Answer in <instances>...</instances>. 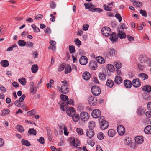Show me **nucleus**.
Returning a JSON list of instances; mask_svg holds the SVG:
<instances>
[{
  "instance_id": "obj_1",
  "label": "nucleus",
  "mask_w": 151,
  "mask_h": 151,
  "mask_svg": "<svg viewBox=\"0 0 151 151\" xmlns=\"http://www.w3.org/2000/svg\"><path fill=\"white\" fill-rule=\"evenodd\" d=\"M99 121L100 123V127L102 129L104 130L106 129L109 126L108 122L104 120V118L103 116H101L99 119Z\"/></svg>"
},
{
  "instance_id": "obj_2",
  "label": "nucleus",
  "mask_w": 151,
  "mask_h": 151,
  "mask_svg": "<svg viewBox=\"0 0 151 151\" xmlns=\"http://www.w3.org/2000/svg\"><path fill=\"white\" fill-rule=\"evenodd\" d=\"M101 32L104 36L105 37H108L111 35V31L109 27H105L102 28Z\"/></svg>"
},
{
  "instance_id": "obj_3",
  "label": "nucleus",
  "mask_w": 151,
  "mask_h": 151,
  "mask_svg": "<svg viewBox=\"0 0 151 151\" xmlns=\"http://www.w3.org/2000/svg\"><path fill=\"white\" fill-rule=\"evenodd\" d=\"M91 92L95 96L99 95L101 92L100 88L97 86H93L91 88Z\"/></svg>"
},
{
  "instance_id": "obj_4",
  "label": "nucleus",
  "mask_w": 151,
  "mask_h": 151,
  "mask_svg": "<svg viewBox=\"0 0 151 151\" xmlns=\"http://www.w3.org/2000/svg\"><path fill=\"white\" fill-rule=\"evenodd\" d=\"M89 116L87 112H82L80 114V119L83 121L87 120L89 119Z\"/></svg>"
},
{
  "instance_id": "obj_5",
  "label": "nucleus",
  "mask_w": 151,
  "mask_h": 151,
  "mask_svg": "<svg viewBox=\"0 0 151 151\" xmlns=\"http://www.w3.org/2000/svg\"><path fill=\"white\" fill-rule=\"evenodd\" d=\"M73 100L72 99H70L69 101L67 102L64 101V102H63L60 104V108L62 109V110L63 111H64V107H66L67 106V105H68V104L72 105H73Z\"/></svg>"
},
{
  "instance_id": "obj_6",
  "label": "nucleus",
  "mask_w": 151,
  "mask_h": 151,
  "mask_svg": "<svg viewBox=\"0 0 151 151\" xmlns=\"http://www.w3.org/2000/svg\"><path fill=\"white\" fill-rule=\"evenodd\" d=\"M132 83L133 86L138 88L141 85V82L139 79L136 78L133 80Z\"/></svg>"
},
{
  "instance_id": "obj_7",
  "label": "nucleus",
  "mask_w": 151,
  "mask_h": 151,
  "mask_svg": "<svg viewBox=\"0 0 151 151\" xmlns=\"http://www.w3.org/2000/svg\"><path fill=\"white\" fill-rule=\"evenodd\" d=\"M88 100L90 105H94L96 104L97 99L95 97L91 96L89 97Z\"/></svg>"
},
{
  "instance_id": "obj_8",
  "label": "nucleus",
  "mask_w": 151,
  "mask_h": 151,
  "mask_svg": "<svg viewBox=\"0 0 151 151\" xmlns=\"http://www.w3.org/2000/svg\"><path fill=\"white\" fill-rule=\"evenodd\" d=\"M117 129L119 134L120 135H123L125 132V129L122 125H119L117 127Z\"/></svg>"
},
{
  "instance_id": "obj_9",
  "label": "nucleus",
  "mask_w": 151,
  "mask_h": 151,
  "mask_svg": "<svg viewBox=\"0 0 151 151\" xmlns=\"http://www.w3.org/2000/svg\"><path fill=\"white\" fill-rule=\"evenodd\" d=\"M70 141L71 143L73 144L74 147H76L79 145V142L77 139H76L74 137L71 138L70 139Z\"/></svg>"
},
{
  "instance_id": "obj_10",
  "label": "nucleus",
  "mask_w": 151,
  "mask_h": 151,
  "mask_svg": "<svg viewBox=\"0 0 151 151\" xmlns=\"http://www.w3.org/2000/svg\"><path fill=\"white\" fill-rule=\"evenodd\" d=\"M101 112L98 109L94 110L92 113V115L94 118L99 117L101 115Z\"/></svg>"
},
{
  "instance_id": "obj_11",
  "label": "nucleus",
  "mask_w": 151,
  "mask_h": 151,
  "mask_svg": "<svg viewBox=\"0 0 151 151\" xmlns=\"http://www.w3.org/2000/svg\"><path fill=\"white\" fill-rule=\"evenodd\" d=\"M88 60L87 58L85 56H82L80 58L79 62L82 65H84L87 64Z\"/></svg>"
},
{
  "instance_id": "obj_12",
  "label": "nucleus",
  "mask_w": 151,
  "mask_h": 151,
  "mask_svg": "<svg viewBox=\"0 0 151 151\" xmlns=\"http://www.w3.org/2000/svg\"><path fill=\"white\" fill-rule=\"evenodd\" d=\"M60 90L62 93L64 94H67L69 92V88L67 85L64 84L62 86Z\"/></svg>"
},
{
  "instance_id": "obj_13",
  "label": "nucleus",
  "mask_w": 151,
  "mask_h": 151,
  "mask_svg": "<svg viewBox=\"0 0 151 151\" xmlns=\"http://www.w3.org/2000/svg\"><path fill=\"white\" fill-rule=\"evenodd\" d=\"M86 134V136L89 138L93 137L94 135V132L93 129H88L87 130Z\"/></svg>"
},
{
  "instance_id": "obj_14",
  "label": "nucleus",
  "mask_w": 151,
  "mask_h": 151,
  "mask_svg": "<svg viewBox=\"0 0 151 151\" xmlns=\"http://www.w3.org/2000/svg\"><path fill=\"white\" fill-rule=\"evenodd\" d=\"M135 140L137 143L140 144L143 142L144 141V139L142 136H137L135 137Z\"/></svg>"
},
{
  "instance_id": "obj_15",
  "label": "nucleus",
  "mask_w": 151,
  "mask_h": 151,
  "mask_svg": "<svg viewBox=\"0 0 151 151\" xmlns=\"http://www.w3.org/2000/svg\"><path fill=\"white\" fill-rule=\"evenodd\" d=\"M76 111L73 107H71L69 109H67L66 113L67 114L70 116H71L74 114H75Z\"/></svg>"
},
{
  "instance_id": "obj_16",
  "label": "nucleus",
  "mask_w": 151,
  "mask_h": 151,
  "mask_svg": "<svg viewBox=\"0 0 151 151\" xmlns=\"http://www.w3.org/2000/svg\"><path fill=\"white\" fill-rule=\"evenodd\" d=\"M124 83L125 86L127 88H130L132 85L131 81L127 80H125L124 81Z\"/></svg>"
},
{
  "instance_id": "obj_17",
  "label": "nucleus",
  "mask_w": 151,
  "mask_h": 151,
  "mask_svg": "<svg viewBox=\"0 0 151 151\" xmlns=\"http://www.w3.org/2000/svg\"><path fill=\"white\" fill-rule=\"evenodd\" d=\"M90 67L93 70H95L97 66V63L94 61L92 60L89 64Z\"/></svg>"
},
{
  "instance_id": "obj_18",
  "label": "nucleus",
  "mask_w": 151,
  "mask_h": 151,
  "mask_svg": "<svg viewBox=\"0 0 151 151\" xmlns=\"http://www.w3.org/2000/svg\"><path fill=\"white\" fill-rule=\"evenodd\" d=\"M118 36L121 39H124L126 36L125 33L122 31L119 30L117 33Z\"/></svg>"
},
{
  "instance_id": "obj_19",
  "label": "nucleus",
  "mask_w": 151,
  "mask_h": 151,
  "mask_svg": "<svg viewBox=\"0 0 151 151\" xmlns=\"http://www.w3.org/2000/svg\"><path fill=\"white\" fill-rule=\"evenodd\" d=\"M139 60L141 63H145L147 61V58L145 55H141L140 56Z\"/></svg>"
},
{
  "instance_id": "obj_20",
  "label": "nucleus",
  "mask_w": 151,
  "mask_h": 151,
  "mask_svg": "<svg viewBox=\"0 0 151 151\" xmlns=\"http://www.w3.org/2000/svg\"><path fill=\"white\" fill-rule=\"evenodd\" d=\"M50 42L51 44V45L50 46L48 47V49H52L53 51H55V50L56 49V42L53 40H50Z\"/></svg>"
},
{
  "instance_id": "obj_21",
  "label": "nucleus",
  "mask_w": 151,
  "mask_h": 151,
  "mask_svg": "<svg viewBox=\"0 0 151 151\" xmlns=\"http://www.w3.org/2000/svg\"><path fill=\"white\" fill-rule=\"evenodd\" d=\"M82 76L84 79L88 80L90 78V74L88 72H85L83 73Z\"/></svg>"
},
{
  "instance_id": "obj_22",
  "label": "nucleus",
  "mask_w": 151,
  "mask_h": 151,
  "mask_svg": "<svg viewBox=\"0 0 151 151\" xmlns=\"http://www.w3.org/2000/svg\"><path fill=\"white\" fill-rule=\"evenodd\" d=\"M130 1L133 3L134 6H136L137 7L140 8L142 6V2L136 1V0H130Z\"/></svg>"
},
{
  "instance_id": "obj_23",
  "label": "nucleus",
  "mask_w": 151,
  "mask_h": 151,
  "mask_svg": "<svg viewBox=\"0 0 151 151\" xmlns=\"http://www.w3.org/2000/svg\"><path fill=\"white\" fill-rule=\"evenodd\" d=\"M142 89L143 91L149 93L151 91V86L150 85H146L143 87Z\"/></svg>"
},
{
  "instance_id": "obj_24",
  "label": "nucleus",
  "mask_w": 151,
  "mask_h": 151,
  "mask_svg": "<svg viewBox=\"0 0 151 151\" xmlns=\"http://www.w3.org/2000/svg\"><path fill=\"white\" fill-rule=\"evenodd\" d=\"M144 132L147 134H151V126L148 125L146 126L144 129Z\"/></svg>"
},
{
  "instance_id": "obj_25",
  "label": "nucleus",
  "mask_w": 151,
  "mask_h": 151,
  "mask_svg": "<svg viewBox=\"0 0 151 151\" xmlns=\"http://www.w3.org/2000/svg\"><path fill=\"white\" fill-rule=\"evenodd\" d=\"M122 79L120 76H116L114 80V82L117 84H119L122 83Z\"/></svg>"
},
{
  "instance_id": "obj_26",
  "label": "nucleus",
  "mask_w": 151,
  "mask_h": 151,
  "mask_svg": "<svg viewBox=\"0 0 151 151\" xmlns=\"http://www.w3.org/2000/svg\"><path fill=\"white\" fill-rule=\"evenodd\" d=\"M118 39V36L115 33H113L111 35L110 39L112 41L115 42Z\"/></svg>"
},
{
  "instance_id": "obj_27",
  "label": "nucleus",
  "mask_w": 151,
  "mask_h": 151,
  "mask_svg": "<svg viewBox=\"0 0 151 151\" xmlns=\"http://www.w3.org/2000/svg\"><path fill=\"white\" fill-rule=\"evenodd\" d=\"M138 76L142 79L145 80L147 79L148 78V76L147 74L144 73H141L138 75Z\"/></svg>"
},
{
  "instance_id": "obj_28",
  "label": "nucleus",
  "mask_w": 151,
  "mask_h": 151,
  "mask_svg": "<svg viewBox=\"0 0 151 151\" xmlns=\"http://www.w3.org/2000/svg\"><path fill=\"white\" fill-rule=\"evenodd\" d=\"M0 64L2 66L4 67L8 66L9 64L8 61L6 60H2L0 62Z\"/></svg>"
},
{
  "instance_id": "obj_29",
  "label": "nucleus",
  "mask_w": 151,
  "mask_h": 151,
  "mask_svg": "<svg viewBox=\"0 0 151 151\" xmlns=\"http://www.w3.org/2000/svg\"><path fill=\"white\" fill-rule=\"evenodd\" d=\"M96 61L100 63H104L105 62L104 59L102 57L99 56L96 58Z\"/></svg>"
},
{
  "instance_id": "obj_30",
  "label": "nucleus",
  "mask_w": 151,
  "mask_h": 151,
  "mask_svg": "<svg viewBox=\"0 0 151 151\" xmlns=\"http://www.w3.org/2000/svg\"><path fill=\"white\" fill-rule=\"evenodd\" d=\"M113 81L110 79H108L106 84V85L109 88H112L114 85Z\"/></svg>"
},
{
  "instance_id": "obj_31",
  "label": "nucleus",
  "mask_w": 151,
  "mask_h": 151,
  "mask_svg": "<svg viewBox=\"0 0 151 151\" xmlns=\"http://www.w3.org/2000/svg\"><path fill=\"white\" fill-rule=\"evenodd\" d=\"M71 117H72L73 120L75 122H78L80 117L78 114H76V112L75 114H74Z\"/></svg>"
},
{
  "instance_id": "obj_32",
  "label": "nucleus",
  "mask_w": 151,
  "mask_h": 151,
  "mask_svg": "<svg viewBox=\"0 0 151 151\" xmlns=\"http://www.w3.org/2000/svg\"><path fill=\"white\" fill-rule=\"evenodd\" d=\"M38 69V66L37 64H34L32 66L31 68L32 71L33 73H36Z\"/></svg>"
},
{
  "instance_id": "obj_33",
  "label": "nucleus",
  "mask_w": 151,
  "mask_h": 151,
  "mask_svg": "<svg viewBox=\"0 0 151 151\" xmlns=\"http://www.w3.org/2000/svg\"><path fill=\"white\" fill-rule=\"evenodd\" d=\"M28 133L30 135H36L37 134L36 131L34 128L29 129L28 131Z\"/></svg>"
},
{
  "instance_id": "obj_34",
  "label": "nucleus",
  "mask_w": 151,
  "mask_h": 151,
  "mask_svg": "<svg viewBox=\"0 0 151 151\" xmlns=\"http://www.w3.org/2000/svg\"><path fill=\"white\" fill-rule=\"evenodd\" d=\"M115 134V131L112 129H109L108 131V135L110 137H113Z\"/></svg>"
},
{
  "instance_id": "obj_35",
  "label": "nucleus",
  "mask_w": 151,
  "mask_h": 151,
  "mask_svg": "<svg viewBox=\"0 0 151 151\" xmlns=\"http://www.w3.org/2000/svg\"><path fill=\"white\" fill-rule=\"evenodd\" d=\"M66 67V64H62L60 65L58 68V71H61L64 70L65 68Z\"/></svg>"
},
{
  "instance_id": "obj_36",
  "label": "nucleus",
  "mask_w": 151,
  "mask_h": 151,
  "mask_svg": "<svg viewBox=\"0 0 151 151\" xmlns=\"http://www.w3.org/2000/svg\"><path fill=\"white\" fill-rule=\"evenodd\" d=\"M18 43L20 46H24L26 45L27 43L23 40H19L18 42Z\"/></svg>"
},
{
  "instance_id": "obj_37",
  "label": "nucleus",
  "mask_w": 151,
  "mask_h": 151,
  "mask_svg": "<svg viewBox=\"0 0 151 151\" xmlns=\"http://www.w3.org/2000/svg\"><path fill=\"white\" fill-rule=\"evenodd\" d=\"M71 70V66L69 65H68L67 66L65 67V74H67L68 73H70Z\"/></svg>"
},
{
  "instance_id": "obj_38",
  "label": "nucleus",
  "mask_w": 151,
  "mask_h": 151,
  "mask_svg": "<svg viewBox=\"0 0 151 151\" xmlns=\"http://www.w3.org/2000/svg\"><path fill=\"white\" fill-rule=\"evenodd\" d=\"M60 97L61 98V100L62 101H64L63 102L65 101H68L69 99L68 98L67 96L64 95L63 94H61L60 95Z\"/></svg>"
},
{
  "instance_id": "obj_39",
  "label": "nucleus",
  "mask_w": 151,
  "mask_h": 151,
  "mask_svg": "<svg viewBox=\"0 0 151 151\" xmlns=\"http://www.w3.org/2000/svg\"><path fill=\"white\" fill-rule=\"evenodd\" d=\"M103 8L105 10L108 11H111L112 9V6H109L108 5L106 4L104 5L103 6Z\"/></svg>"
},
{
  "instance_id": "obj_40",
  "label": "nucleus",
  "mask_w": 151,
  "mask_h": 151,
  "mask_svg": "<svg viewBox=\"0 0 151 151\" xmlns=\"http://www.w3.org/2000/svg\"><path fill=\"white\" fill-rule=\"evenodd\" d=\"M144 110L141 107H139L137 110V112L138 114L140 115H142L145 112Z\"/></svg>"
},
{
  "instance_id": "obj_41",
  "label": "nucleus",
  "mask_w": 151,
  "mask_h": 151,
  "mask_svg": "<svg viewBox=\"0 0 151 151\" xmlns=\"http://www.w3.org/2000/svg\"><path fill=\"white\" fill-rule=\"evenodd\" d=\"M95 127V122L93 121H91L89 122V129H93Z\"/></svg>"
},
{
  "instance_id": "obj_42",
  "label": "nucleus",
  "mask_w": 151,
  "mask_h": 151,
  "mask_svg": "<svg viewBox=\"0 0 151 151\" xmlns=\"http://www.w3.org/2000/svg\"><path fill=\"white\" fill-rule=\"evenodd\" d=\"M99 78L100 80H104L106 78V76L103 73H100L99 75Z\"/></svg>"
},
{
  "instance_id": "obj_43",
  "label": "nucleus",
  "mask_w": 151,
  "mask_h": 151,
  "mask_svg": "<svg viewBox=\"0 0 151 151\" xmlns=\"http://www.w3.org/2000/svg\"><path fill=\"white\" fill-rule=\"evenodd\" d=\"M90 10L91 11L93 12H98L99 13H100L101 12H102L103 10L99 8H91L90 9Z\"/></svg>"
},
{
  "instance_id": "obj_44",
  "label": "nucleus",
  "mask_w": 151,
  "mask_h": 151,
  "mask_svg": "<svg viewBox=\"0 0 151 151\" xmlns=\"http://www.w3.org/2000/svg\"><path fill=\"white\" fill-rule=\"evenodd\" d=\"M22 144L25 145L26 146H28L31 145L29 142L27 140L22 139Z\"/></svg>"
},
{
  "instance_id": "obj_45",
  "label": "nucleus",
  "mask_w": 151,
  "mask_h": 151,
  "mask_svg": "<svg viewBox=\"0 0 151 151\" xmlns=\"http://www.w3.org/2000/svg\"><path fill=\"white\" fill-rule=\"evenodd\" d=\"M18 81L23 85L24 86L26 84V81L25 79L24 78H22L21 79H19L18 80Z\"/></svg>"
},
{
  "instance_id": "obj_46",
  "label": "nucleus",
  "mask_w": 151,
  "mask_h": 151,
  "mask_svg": "<svg viewBox=\"0 0 151 151\" xmlns=\"http://www.w3.org/2000/svg\"><path fill=\"white\" fill-rule=\"evenodd\" d=\"M107 68L111 72H113L114 70V66L111 64H108Z\"/></svg>"
},
{
  "instance_id": "obj_47",
  "label": "nucleus",
  "mask_w": 151,
  "mask_h": 151,
  "mask_svg": "<svg viewBox=\"0 0 151 151\" xmlns=\"http://www.w3.org/2000/svg\"><path fill=\"white\" fill-rule=\"evenodd\" d=\"M69 48L70 53H73L75 52L76 50L74 46L73 45L69 46Z\"/></svg>"
},
{
  "instance_id": "obj_48",
  "label": "nucleus",
  "mask_w": 151,
  "mask_h": 151,
  "mask_svg": "<svg viewBox=\"0 0 151 151\" xmlns=\"http://www.w3.org/2000/svg\"><path fill=\"white\" fill-rule=\"evenodd\" d=\"M17 129L18 131L22 133L24 130V129L23 127L20 125H17Z\"/></svg>"
},
{
  "instance_id": "obj_49",
  "label": "nucleus",
  "mask_w": 151,
  "mask_h": 151,
  "mask_svg": "<svg viewBox=\"0 0 151 151\" xmlns=\"http://www.w3.org/2000/svg\"><path fill=\"white\" fill-rule=\"evenodd\" d=\"M36 114L35 110L33 109L31 111H28L27 113V115L28 116H30L34 115Z\"/></svg>"
},
{
  "instance_id": "obj_50",
  "label": "nucleus",
  "mask_w": 151,
  "mask_h": 151,
  "mask_svg": "<svg viewBox=\"0 0 151 151\" xmlns=\"http://www.w3.org/2000/svg\"><path fill=\"white\" fill-rule=\"evenodd\" d=\"M114 65L117 69H119L121 67V64L120 62H115Z\"/></svg>"
},
{
  "instance_id": "obj_51",
  "label": "nucleus",
  "mask_w": 151,
  "mask_h": 151,
  "mask_svg": "<svg viewBox=\"0 0 151 151\" xmlns=\"http://www.w3.org/2000/svg\"><path fill=\"white\" fill-rule=\"evenodd\" d=\"M9 112L10 111L9 109H6L2 111L1 115L4 116L6 114H7L9 113Z\"/></svg>"
},
{
  "instance_id": "obj_52",
  "label": "nucleus",
  "mask_w": 151,
  "mask_h": 151,
  "mask_svg": "<svg viewBox=\"0 0 151 151\" xmlns=\"http://www.w3.org/2000/svg\"><path fill=\"white\" fill-rule=\"evenodd\" d=\"M104 137V134L102 132H100L98 133L97 135L98 138L100 140H102L103 139Z\"/></svg>"
},
{
  "instance_id": "obj_53",
  "label": "nucleus",
  "mask_w": 151,
  "mask_h": 151,
  "mask_svg": "<svg viewBox=\"0 0 151 151\" xmlns=\"http://www.w3.org/2000/svg\"><path fill=\"white\" fill-rule=\"evenodd\" d=\"M31 27L33 28V29L35 32H38L40 31L39 28L37 27L35 24H32L31 25Z\"/></svg>"
},
{
  "instance_id": "obj_54",
  "label": "nucleus",
  "mask_w": 151,
  "mask_h": 151,
  "mask_svg": "<svg viewBox=\"0 0 151 151\" xmlns=\"http://www.w3.org/2000/svg\"><path fill=\"white\" fill-rule=\"evenodd\" d=\"M109 53L110 55H115L116 53V51L113 49H110L109 52Z\"/></svg>"
},
{
  "instance_id": "obj_55",
  "label": "nucleus",
  "mask_w": 151,
  "mask_h": 151,
  "mask_svg": "<svg viewBox=\"0 0 151 151\" xmlns=\"http://www.w3.org/2000/svg\"><path fill=\"white\" fill-rule=\"evenodd\" d=\"M74 42L75 44L78 46L79 47L81 45V41L78 38L76 39L75 40Z\"/></svg>"
},
{
  "instance_id": "obj_56",
  "label": "nucleus",
  "mask_w": 151,
  "mask_h": 151,
  "mask_svg": "<svg viewBox=\"0 0 151 151\" xmlns=\"http://www.w3.org/2000/svg\"><path fill=\"white\" fill-rule=\"evenodd\" d=\"M30 92L32 93L33 94H35L37 91V89L35 87L30 88Z\"/></svg>"
},
{
  "instance_id": "obj_57",
  "label": "nucleus",
  "mask_w": 151,
  "mask_h": 151,
  "mask_svg": "<svg viewBox=\"0 0 151 151\" xmlns=\"http://www.w3.org/2000/svg\"><path fill=\"white\" fill-rule=\"evenodd\" d=\"M131 139L128 138L127 139H126L124 140V143L126 145H129L131 143Z\"/></svg>"
},
{
  "instance_id": "obj_58",
  "label": "nucleus",
  "mask_w": 151,
  "mask_h": 151,
  "mask_svg": "<svg viewBox=\"0 0 151 151\" xmlns=\"http://www.w3.org/2000/svg\"><path fill=\"white\" fill-rule=\"evenodd\" d=\"M50 6L51 8L55 9L56 6V4L54 1H52L50 3Z\"/></svg>"
},
{
  "instance_id": "obj_59",
  "label": "nucleus",
  "mask_w": 151,
  "mask_h": 151,
  "mask_svg": "<svg viewBox=\"0 0 151 151\" xmlns=\"http://www.w3.org/2000/svg\"><path fill=\"white\" fill-rule=\"evenodd\" d=\"M140 13L141 15L144 17H146L147 16V13L145 11L141 9L140 10Z\"/></svg>"
},
{
  "instance_id": "obj_60",
  "label": "nucleus",
  "mask_w": 151,
  "mask_h": 151,
  "mask_svg": "<svg viewBox=\"0 0 151 151\" xmlns=\"http://www.w3.org/2000/svg\"><path fill=\"white\" fill-rule=\"evenodd\" d=\"M84 5L86 9H88L91 8L92 6V5L91 3H85Z\"/></svg>"
},
{
  "instance_id": "obj_61",
  "label": "nucleus",
  "mask_w": 151,
  "mask_h": 151,
  "mask_svg": "<svg viewBox=\"0 0 151 151\" xmlns=\"http://www.w3.org/2000/svg\"><path fill=\"white\" fill-rule=\"evenodd\" d=\"M76 131L78 134L82 135L83 134V130L82 129L77 128Z\"/></svg>"
},
{
  "instance_id": "obj_62",
  "label": "nucleus",
  "mask_w": 151,
  "mask_h": 151,
  "mask_svg": "<svg viewBox=\"0 0 151 151\" xmlns=\"http://www.w3.org/2000/svg\"><path fill=\"white\" fill-rule=\"evenodd\" d=\"M115 17L118 19L119 22H120L122 21V18L119 14H116Z\"/></svg>"
},
{
  "instance_id": "obj_63",
  "label": "nucleus",
  "mask_w": 151,
  "mask_h": 151,
  "mask_svg": "<svg viewBox=\"0 0 151 151\" xmlns=\"http://www.w3.org/2000/svg\"><path fill=\"white\" fill-rule=\"evenodd\" d=\"M64 134L66 136H68L69 134V132L67 131V127L66 126H64Z\"/></svg>"
},
{
  "instance_id": "obj_64",
  "label": "nucleus",
  "mask_w": 151,
  "mask_h": 151,
  "mask_svg": "<svg viewBox=\"0 0 151 151\" xmlns=\"http://www.w3.org/2000/svg\"><path fill=\"white\" fill-rule=\"evenodd\" d=\"M37 140L40 143L42 144H44L45 143L44 138L42 137H40V139H38Z\"/></svg>"
}]
</instances>
